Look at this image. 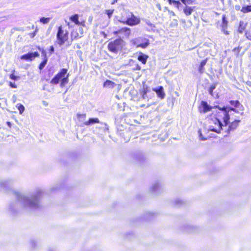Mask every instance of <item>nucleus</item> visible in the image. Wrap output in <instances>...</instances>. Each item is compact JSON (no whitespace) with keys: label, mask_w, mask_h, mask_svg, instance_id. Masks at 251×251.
<instances>
[{"label":"nucleus","mask_w":251,"mask_h":251,"mask_svg":"<svg viewBox=\"0 0 251 251\" xmlns=\"http://www.w3.org/2000/svg\"><path fill=\"white\" fill-rule=\"evenodd\" d=\"M118 1V0H113L111 2V4H115L116 2H117Z\"/></svg>","instance_id":"42"},{"label":"nucleus","mask_w":251,"mask_h":251,"mask_svg":"<svg viewBox=\"0 0 251 251\" xmlns=\"http://www.w3.org/2000/svg\"><path fill=\"white\" fill-rule=\"evenodd\" d=\"M229 103L234 107L236 108H241V110H243V106L240 103L239 100H231L229 101Z\"/></svg>","instance_id":"15"},{"label":"nucleus","mask_w":251,"mask_h":251,"mask_svg":"<svg viewBox=\"0 0 251 251\" xmlns=\"http://www.w3.org/2000/svg\"><path fill=\"white\" fill-rule=\"evenodd\" d=\"M48 62V58H43V60L39 65L38 68L40 70H42L45 65L47 64Z\"/></svg>","instance_id":"20"},{"label":"nucleus","mask_w":251,"mask_h":251,"mask_svg":"<svg viewBox=\"0 0 251 251\" xmlns=\"http://www.w3.org/2000/svg\"><path fill=\"white\" fill-rule=\"evenodd\" d=\"M152 91L156 92L158 98L159 99H163L165 98L166 95L163 86H160L158 88H153Z\"/></svg>","instance_id":"9"},{"label":"nucleus","mask_w":251,"mask_h":251,"mask_svg":"<svg viewBox=\"0 0 251 251\" xmlns=\"http://www.w3.org/2000/svg\"><path fill=\"white\" fill-rule=\"evenodd\" d=\"M200 108H201L202 112L205 113L211 110L212 107L209 105L206 101H201L200 104Z\"/></svg>","instance_id":"11"},{"label":"nucleus","mask_w":251,"mask_h":251,"mask_svg":"<svg viewBox=\"0 0 251 251\" xmlns=\"http://www.w3.org/2000/svg\"><path fill=\"white\" fill-rule=\"evenodd\" d=\"M37 48L39 50H41L42 56L44 57L43 58H48L46 51L44 50H41V49L39 47H38Z\"/></svg>","instance_id":"34"},{"label":"nucleus","mask_w":251,"mask_h":251,"mask_svg":"<svg viewBox=\"0 0 251 251\" xmlns=\"http://www.w3.org/2000/svg\"><path fill=\"white\" fill-rule=\"evenodd\" d=\"M78 25H81L83 27H85L86 26V25H85V21L84 20H82L80 22H78V23L77 24Z\"/></svg>","instance_id":"36"},{"label":"nucleus","mask_w":251,"mask_h":251,"mask_svg":"<svg viewBox=\"0 0 251 251\" xmlns=\"http://www.w3.org/2000/svg\"><path fill=\"white\" fill-rule=\"evenodd\" d=\"M8 85L10 87H11L12 88H16L17 87V86L16 84H15V83H14L11 81L9 82Z\"/></svg>","instance_id":"37"},{"label":"nucleus","mask_w":251,"mask_h":251,"mask_svg":"<svg viewBox=\"0 0 251 251\" xmlns=\"http://www.w3.org/2000/svg\"><path fill=\"white\" fill-rule=\"evenodd\" d=\"M49 51L50 54H52L54 51V47L53 46H51L50 47V48L49 49Z\"/></svg>","instance_id":"40"},{"label":"nucleus","mask_w":251,"mask_h":251,"mask_svg":"<svg viewBox=\"0 0 251 251\" xmlns=\"http://www.w3.org/2000/svg\"><path fill=\"white\" fill-rule=\"evenodd\" d=\"M131 29L128 27H122L117 30L113 31L114 35H122L123 37L128 38L131 35Z\"/></svg>","instance_id":"6"},{"label":"nucleus","mask_w":251,"mask_h":251,"mask_svg":"<svg viewBox=\"0 0 251 251\" xmlns=\"http://www.w3.org/2000/svg\"><path fill=\"white\" fill-rule=\"evenodd\" d=\"M208 60V58H206L205 59L201 60L200 64L198 65V70L200 74H203L205 71L204 66L206 64L207 61Z\"/></svg>","instance_id":"10"},{"label":"nucleus","mask_w":251,"mask_h":251,"mask_svg":"<svg viewBox=\"0 0 251 251\" xmlns=\"http://www.w3.org/2000/svg\"><path fill=\"white\" fill-rule=\"evenodd\" d=\"M67 25L68 26H70V23H67Z\"/></svg>","instance_id":"45"},{"label":"nucleus","mask_w":251,"mask_h":251,"mask_svg":"<svg viewBox=\"0 0 251 251\" xmlns=\"http://www.w3.org/2000/svg\"><path fill=\"white\" fill-rule=\"evenodd\" d=\"M216 84L214 83V84H212V85H211L209 87V88H208V93L210 95H211L212 96H213V91L216 88Z\"/></svg>","instance_id":"23"},{"label":"nucleus","mask_w":251,"mask_h":251,"mask_svg":"<svg viewBox=\"0 0 251 251\" xmlns=\"http://www.w3.org/2000/svg\"><path fill=\"white\" fill-rule=\"evenodd\" d=\"M39 56V53L37 51L34 52H28L27 53L22 55L20 58L26 61H32L35 58Z\"/></svg>","instance_id":"7"},{"label":"nucleus","mask_w":251,"mask_h":251,"mask_svg":"<svg viewBox=\"0 0 251 251\" xmlns=\"http://www.w3.org/2000/svg\"><path fill=\"white\" fill-rule=\"evenodd\" d=\"M100 121L98 118H90L87 121L84 123V125L85 126H89L92 124L99 123Z\"/></svg>","instance_id":"16"},{"label":"nucleus","mask_w":251,"mask_h":251,"mask_svg":"<svg viewBox=\"0 0 251 251\" xmlns=\"http://www.w3.org/2000/svg\"><path fill=\"white\" fill-rule=\"evenodd\" d=\"M9 77L11 79H13V80H17L19 78V76H17L15 75L13 73L9 75Z\"/></svg>","instance_id":"35"},{"label":"nucleus","mask_w":251,"mask_h":251,"mask_svg":"<svg viewBox=\"0 0 251 251\" xmlns=\"http://www.w3.org/2000/svg\"><path fill=\"white\" fill-rule=\"evenodd\" d=\"M168 11L170 17H174L176 16V14L174 11L170 10H168Z\"/></svg>","instance_id":"39"},{"label":"nucleus","mask_w":251,"mask_h":251,"mask_svg":"<svg viewBox=\"0 0 251 251\" xmlns=\"http://www.w3.org/2000/svg\"><path fill=\"white\" fill-rule=\"evenodd\" d=\"M228 24V21L226 20L225 15H223L222 16V27L223 28H226Z\"/></svg>","instance_id":"22"},{"label":"nucleus","mask_w":251,"mask_h":251,"mask_svg":"<svg viewBox=\"0 0 251 251\" xmlns=\"http://www.w3.org/2000/svg\"><path fill=\"white\" fill-rule=\"evenodd\" d=\"M148 58L149 56L148 55L145 54L142 52H139L137 59L142 64L145 65L147 63Z\"/></svg>","instance_id":"12"},{"label":"nucleus","mask_w":251,"mask_h":251,"mask_svg":"<svg viewBox=\"0 0 251 251\" xmlns=\"http://www.w3.org/2000/svg\"><path fill=\"white\" fill-rule=\"evenodd\" d=\"M78 18L79 15L77 14H75L70 16L69 19L71 22L77 25L79 22Z\"/></svg>","instance_id":"18"},{"label":"nucleus","mask_w":251,"mask_h":251,"mask_svg":"<svg viewBox=\"0 0 251 251\" xmlns=\"http://www.w3.org/2000/svg\"><path fill=\"white\" fill-rule=\"evenodd\" d=\"M150 43L148 39H145V42L144 43L139 44L137 45V47H141L142 48H146L147 46H149Z\"/></svg>","instance_id":"21"},{"label":"nucleus","mask_w":251,"mask_h":251,"mask_svg":"<svg viewBox=\"0 0 251 251\" xmlns=\"http://www.w3.org/2000/svg\"><path fill=\"white\" fill-rule=\"evenodd\" d=\"M130 62H132L133 63H134L135 66L132 68V70L133 71H139L141 70V66L138 64V63H137L136 61H133L131 60Z\"/></svg>","instance_id":"25"},{"label":"nucleus","mask_w":251,"mask_h":251,"mask_svg":"<svg viewBox=\"0 0 251 251\" xmlns=\"http://www.w3.org/2000/svg\"><path fill=\"white\" fill-rule=\"evenodd\" d=\"M235 8L237 10H239L240 9V6H236Z\"/></svg>","instance_id":"43"},{"label":"nucleus","mask_w":251,"mask_h":251,"mask_svg":"<svg viewBox=\"0 0 251 251\" xmlns=\"http://www.w3.org/2000/svg\"><path fill=\"white\" fill-rule=\"evenodd\" d=\"M121 23L130 26H134L140 24V19L134 15L129 11H125L121 13V20L119 21Z\"/></svg>","instance_id":"3"},{"label":"nucleus","mask_w":251,"mask_h":251,"mask_svg":"<svg viewBox=\"0 0 251 251\" xmlns=\"http://www.w3.org/2000/svg\"><path fill=\"white\" fill-rule=\"evenodd\" d=\"M92 19H93V18L92 17L89 18V21H90V23L92 22Z\"/></svg>","instance_id":"44"},{"label":"nucleus","mask_w":251,"mask_h":251,"mask_svg":"<svg viewBox=\"0 0 251 251\" xmlns=\"http://www.w3.org/2000/svg\"><path fill=\"white\" fill-rule=\"evenodd\" d=\"M17 107L18 108V109L19 110V112L20 114H22L23 112L25 110V107L24 106L21 104V103H18L17 104Z\"/></svg>","instance_id":"27"},{"label":"nucleus","mask_w":251,"mask_h":251,"mask_svg":"<svg viewBox=\"0 0 251 251\" xmlns=\"http://www.w3.org/2000/svg\"><path fill=\"white\" fill-rule=\"evenodd\" d=\"M38 28L37 27H36L35 30H34V32L29 33L28 34V35L29 36V37L31 38H33L36 35V33L38 32Z\"/></svg>","instance_id":"31"},{"label":"nucleus","mask_w":251,"mask_h":251,"mask_svg":"<svg viewBox=\"0 0 251 251\" xmlns=\"http://www.w3.org/2000/svg\"><path fill=\"white\" fill-rule=\"evenodd\" d=\"M195 7H190L185 6L183 8V12L186 16L190 15L195 9Z\"/></svg>","instance_id":"14"},{"label":"nucleus","mask_w":251,"mask_h":251,"mask_svg":"<svg viewBox=\"0 0 251 251\" xmlns=\"http://www.w3.org/2000/svg\"><path fill=\"white\" fill-rule=\"evenodd\" d=\"M77 37V36H75L74 38L72 37L70 39L69 32L68 30H65L62 25L57 27L56 43L59 46L66 45L67 47H69L72 45L73 40Z\"/></svg>","instance_id":"2"},{"label":"nucleus","mask_w":251,"mask_h":251,"mask_svg":"<svg viewBox=\"0 0 251 251\" xmlns=\"http://www.w3.org/2000/svg\"><path fill=\"white\" fill-rule=\"evenodd\" d=\"M167 1H168V2L170 4H171L172 3H174V4H176V5H177L180 4V2L178 0H167Z\"/></svg>","instance_id":"33"},{"label":"nucleus","mask_w":251,"mask_h":251,"mask_svg":"<svg viewBox=\"0 0 251 251\" xmlns=\"http://www.w3.org/2000/svg\"><path fill=\"white\" fill-rule=\"evenodd\" d=\"M236 49V48H234V49H233V50H235Z\"/></svg>","instance_id":"47"},{"label":"nucleus","mask_w":251,"mask_h":251,"mask_svg":"<svg viewBox=\"0 0 251 251\" xmlns=\"http://www.w3.org/2000/svg\"><path fill=\"white\" fill-rule=\"evenodd\" d=\"M208 130L216 133H220L222 126H227L228 115L224 108H217L212 112L208 117Z\"/></svg>","instance_id":"1"},{"label":"nucleus","mask_w":251,"mask_h":251,"mask_svg":"<svg viewBox=\"0 0 251 251\" xmlns=\"http://www.w3.org/2000/svg\"><path fill=\"white\" fill-rule=\"evenodd\" d=\"M199 137L201 140H206L209 138V136H204L202 135L201 130H199Z\"/></svg>","instance_id":"30"},{"label":"nucleus","mask_w":251,"mask_h":251,"mask_svg":"<svg viewBox=\"0 0 251 251\" xmlns=\"http://www.w3.org/2000/svg\"><path fill=\"white\" fill-rule=\"evenodd\" d=\"M148 92V87H144L141 91L142 97L143 99H145L147 97V94Z\"/></svg>","instance_id":"26"},{"label":"nucleus","mask_w":251,"mask_h":251,"mask_svg":"<svg viewBox=\"0 0 251 251\" xmlns=\"http://www.w3.org/2000/svg\"><path fill=\"white\" fill-rule=\"evenodd\" d=\"M241 122L240 120H234L232 122L228 123L227 125H228L227 131L229 132L230 131H233L235 130L239 126V123Z\"/></svg>","instance_id":"8"},{"label":"nucleus","mask_w":251,"mask_h":251,"mask_svg":"<svg viewBox=\"0 0 251 251\" xmlns=\"http://www.w3.org/2000/svg\"><path fill=\"white\" fill-rule=\"evenodd\" d=\"M245 36L248 39L251 40V33L250 32H246Z\"/></svg>","instance_id":"38"},{"label":"nucleus","mask_w":251,"mask_h":251,"mask_svg":"<svg viewBox=\"0 0 251 251\" xmlns=\"http://www.w3.org/2000/svg\"><path fill=\"white\" fill-rule=\"evenodd\" d=\"M116 85L115 83L110 80H106L103 83V86L104 87L113 88Z\"/></svg>","instance_id":"17"},{"label":"nucleus","mask_w":251,"mask_h":251,"mask_svg":"<svg viewBox=\"0 0 251 251\" xmlns=\"http://www.w3.org/2000/svg\"><path fill=\"white\" fill-rule=\"evenodd\" d=\"M236 107H225V106H224L223 107H218L217 108H224L225 109V111H226L227 113V115H228V122H229V120L230 119V114H229V112L230 111H232L235 113H238V110H237V109L236 108Z\"/></svg>","instance_id":"13"},{"label":"nucleus","mask_w":251,"mask_h":251,"mask_svg":"<svg viewBox=\"0 0 251 251\" xmlns=\"http://www.w3.org/2000/svg\"><path fill=\"white\" fill-rule=\"evenodd\" d=\"M124 45V41L122 38H119L110 41L108 44L107 48L110 52L117 53L119 51L123 49Z\"/></svg>","instance_id":"5"},{"label":"nucleus","mask_w":251,"mask_h":251,"mask_svg":"<svg viewBox=\"0 0 251 251\" xmlns=\"http://www.w3.org/2000/svg\"><path fill=\"white\" fill-rule=\"evenodd\" d=\"M32 28H33L34 27V25H32Z\"/></svg>","instance_id":"46"},{"label":"nucleus","mask_w":251,"mask_h":251,"mask_svg":"<svg viewBox=\"0 0 251 251\" xmlns=\"http://www.w3.org/2000/svg\"><path fill=\"white\" fill-rule=\"evenodd\" d=\"M50 20V18L42 17L40 19V22L44 24L48 23L49 22Z\"/></svg>","instance_id":"29"},{"label":"nucleus","mask_w":251,"mask_h":251,"mask_svg":"<svg viewBox=\"0 0 251 251\" xmlns=\"http://www.w3.org/2000/svg\"><path fill=\"white\" fill-rule=\"evenodd\" d=\"M67 69H62L55 75L50 80V83L52 84L56 85L60 82L61 87H63L69 82V74H67Z\"/></svg>","instance_id":"4"},{"label":"nucleus","mask_w":251,"mask_h":251,"mask_svg":"<svg viewBox=\"0 0 251 251\" xmlns=\"http://www.w3.org/2000/svg\"><path fill=\"white\" fill-rule=\"evenodd\" d=\"M76 116H77V118L79 120H84L86 118V114L78 113Z\"/></svg>","instance_id":"32"},{"label":"nucleus","mask_w":251,"mask_h":251,"mask_svg":"<svg viewBox=\"0 0 251 251\" xmlns=\"http://www.w3.org/2000/svg\"><path fill=\"white\" fill-rule=\"evenodd\" d=\"M180 0L185 6H187V5L192 4L195 2V0Z\"/></svg>","instance_id":"24"},{"label":"nucleus","mask_w":251,"mask_h":251,"mask_svg":"<svg viewBox=\"0 0 251 251\" xmlns=\"http://www.w3.org/2000/svg\"><path fill=\"white\" fill-rule=\"evenodd\" d=\"M240 10L243 13H247L251 12V4L242 6Z\"/></svg>","instance_id":"19"},{"label":"nucleus","mask_w":251,"mask_h":251,"mask_svg":"<svg viewBox=\"0 0 251 251\" xmlns=\"http://www.w3.org/2000/svg\"><path fill=\"white\" fill-rule=\"evenodd\" d=\"M6 124L7 125V126H8L9 127H11V126H12V124H11V122H8H8H6Z\"/></svg>","instance_id":"41"},{"label":"nucleus","mask_w":251,"mask_h":251,"mask_svg":"<svg viewBox=\"0 0 251 251\" xmlns=\"http://www.w3.org/2000/svg\"><path fill=\"white\" fill-rule=\"evenodd\" d=\"M114 9L106 10L105 11V13L108 16V18L110 19L112 14L114 13Z\"/></svg>","instance_id":"28"}]
</instances>
